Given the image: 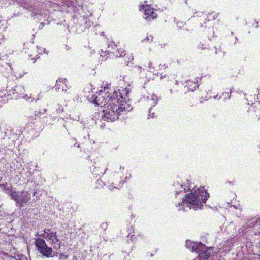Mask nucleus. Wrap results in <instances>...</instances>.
<instances>
[{
	"label": "nucleus",
	"instance_id": "obj_33",
	"mask_svg": "<svg viewBox=\"0 0 260 260\" xmlns=\"http://www.w3.org/2000/svg\"><path fill=\"white\" fill-rule=\"evenodd\" d=\"M123 110V109H122L121 107H120V109L118 110V112H120V113Z\"/></svg>",
	"mask_w": 260,
	"mask_h": 260
},
{
	"label": "nucleus",
	"instance_id": "obj_15",
	"mask_svg": "<svg viewBox=\"0 0 260 260\" xmlns=\"http://www.w3.org/2000/svg\"><path fill=\"white\" fill-rule=\"evenodd\" d=\"M256 225H257V223H255V220H254V218H253L249 220L246 222V226L247 227L252 228V227H254Z\"/></svg>",
	"mask_w": 260,
	"mask_h": 260
},
{
	"label": "nucleus",
	"instance_id": "obj_5",
	"mask_svg": "<svg viewBox=\"0 0 260 260\" xmlns=\"http://www.w3.org/2000/svg\"><path fill=\"white\" fill-rule=\"evenodd\" d=\"M248 113V116L251 118H254L258 117L260 114V108L256 106L254 107H251L247 110Z\"/></svg>",
	"mask_w": 260,
	"mask_h": 260
},
{
	"label": "nucleus",
	"instance_id": "obj_36",
	"mask_svg": "<svg viewBox=\"0 0 260 260\" xmlns=\"http://www.w3.org/2000/svg\"><path fill=\"white\" fill-rule=\"evenodd\" d=\"M41 24L42 25L44 26V23L43 22H41Z\"/></svg>",
	"mask_w": 260,
	"mask_h": 260
},
{
	"label": "nucleus",
	"instance_id": "obj_1",
	"mask_svg": "<svg viewBox=\"0 0 260 260\" xmlns=\"http://www.w3.org/2000/svg\"><path fill=\"white\" fill-rule=\"evenodd\" d=\"M204 189V187L198 188L199 195L196 190L194 191V193L186 194V199H183L182 203H179L178 205L181 206L183 204L184 206L185 205L186 206L189 207L190 209L192 208L195 210L202 209L203 206V203H205L209 197V194Z\"/></svg>",
	"mask_w": 260,
	"mask_h": 260
},
{
	"label": "nucleus",
	"instance_id": "obj_27",
	"mask_svg": "<svg viewBox=\"0 0 260 260\" xmlns=\"http://www.w3.org/2000/svg\"><path fill=\"white\" fill-rule=\"evenodd\" d=\"M161 75V79L163 78H166V76H167V77H168V76L166 74H165V75H164L163 76H162V74Z\"/></svg>",
	"mask_w": 260,
	"mask_h": 260
},
{
	"label": "nucleus",
	"instance_id": "obj_19",
	"mask_svg": "<svg viewBox=\"0 0 260 260\" xmlns=\"http://www.w3.org/2000/svg\"><path fill=\"white\" fill-rule=\"evenodd\" d=\"M101 227L103 230L105 231L108 227V223L107 222H103L101 224Z\"/></svg>",
	"mask_w": 260,
	"mask_h": 260
},
{
	"label": "nucleus",
	"instance_id": "obj_12",
	"mask_svg": "<svg viewBox=\"0 0 260 260\" xmlns=\"http://www.w3.org/2000/svg\"><path fill=\"white\" fill-rule=\"evenodd\" d=\"M106 107H108L109 109H111L112 110L115 111L116 113H117L119 114H120V112H118V110L120 109V107L117 105H114V104L111 105V103L108 104L107 103Z\"/></svg>",
	"mask_w": 260,
	"mask_h": 260
},
{
	"label": "nucleus",
	"instance_id": "obj_24",
	"mask_svg": "<svg viewBox=\"0 0 260 260\" xmlns=\"http://www.w3.org/2000/svg\"><path fill=\"white\" fill-rule=\"evenodd\" d=\"M255 223H257V225H260V218L255 220Z\"/></svg>",
	"mask_w": 260,
	"mask_h": 260
},
{
	"label": "nucleus",
	"instance_id": "obj_34",
	"mask_svg": "<svg viewBox=\"0 0 260 260\" xmlns=\"http://www.w3.org/2000/svg\"><path fill=\"white\" fill-rule=\"evenodd\" d=\"M36 14H37L36 13H32V16L33 17L35 16L36 15Z\"/></svg>",
	"mask_w": 260,
	"mask_h": 260
},
{
	"label": "nucleus",
	"instance_id": "obj_26",
	"mask_svg": "<svg viewBox=\"0 0 260 260\" xmlns=\"http://www.w3.org/2000/svg\"><path fill=\"white\" fill-rule=\"evenodd\" d=\"M60 82H61L60 80L56 81V86H57V88H58V86L59 85V83H60ZM59 88V87H58V88Z\"/></svg>",
	"mask_w": 260,
	"mask_h": 260
},
{
	"label": "nucleus",
	"instance_id": "obj_41",
	"mask_svg": "<svg viewBox=\"0 0 260 260\" xmlns=\"http://www.w3.org/2000/svg\"><path fill=\"white\" fill-rule=\"evenodd\" d=\"M255 22H256L257 24H258V22H257L256 20H255Z\"/></svg>",
	"mask_w": 260,
	"mask_h": 260
},
{
	"label": "nucleus",
	"instance_id": "obj_22",
	"mask_svg": "<svg viewBox=\"0 0 260 260\" xmlns=\"http://www.w3.org/2000/svg\"><path fill=\"white\" fill-rule=\"evenodd\" d=\"M40 237H43L44 238L47 239V235L46 233H44L43 234H41L39 235Z\"/></svg>",
	"mask_w": 260,
	"mask_h": 260
},
{
	"label": "nucleus",
	"instance_id": "obj_39",
	"mask_svg": "<svg viewBox=\"0 0 260 260\" xmlns=\"http://www.w3.org/2000/svg\"><path fill=\"white\" fill-rule=\"evenodd\" d=\"M146 39L147 40H149V38L148 37H147Z\"/></svg>",
	"mask_w": 260,
	"mask_h": 260
},
{
	"label": "nucleus",
	"instance_id": "obj_4",
	"mask_svg": "<svg viewBox=\"0 0 260 260\" xmlns=\"http://www.w3.org/2000/svg\"><path fill=\"white\" fill-rule=\"evenodd\" d=\"M103 112L104 114V116L107 119H110L111 121H114L115 119L118 118V115L119 114L116 113L115 111L112 110L109 108L106 107L103 110Z\"/></svg>",
	"mask_w": 260,
	"mask_h": 260
},
{
	"label": "nucleus",
	"instance_id": "obj_40",
	"mask_svg": "<svg viewBox=\"0 0 260 260\" xmlns=\"http://www.w3.org/2000/svg\"><path fill=\"white\" fill-rule=\"evenodd\" d=\"M153 254L152 253L151 254V256H153Z\"/></svg>",
	"mask_w": 260,
	"mask_h": 260
},
{
	"label": "nucleus",
	"instance_id": "obj_6",
	"mask_svg": "<svg viewBox=\"0 0 260 260\" xmlns=\"http://www.w3.org/2000/svg\"><path fill=\"white\" fill-rule=\"evenodd\" d=\"M191 250L192 251H196L198 254L201 253V252H204L206 250H208L206 249L205 244H202L200 242L197 244H194L191 247Z\"/></svg>",
	"mask_w": 260,
	"mask_h": 260
},
{
	"label": "nucleus",
	"instance_id": "obj_21",
	"mask_svg": "<svg viewBox=\"0 0 260 260\" xmlns=\"http://www.w3.org/2000/svg\"><path fill=\"white\" fill-rule=\"evenodd\" d=\"M16 201V204L17 206H19L20 207L22 206V204L23 203H20V200L19 199L17 200Z\"/></svg>",
	"mask_w": 260,
	"mask_h": 260
},
{
	"label": "nucleus",
	"instance_id": "obj_23",
	"mask_svg": "<svg viewBox=\"0 0 260 260\" xmlns=\"http://www.w3.org/2000/svg\"><path fill=\"white\" fill-rule=\"evenodd\" d=\"M53 239H54V242H53V243H55V242H58V241H59V239H58V238H57V236L56 234L55 235V236H54L53 237Z\"/></svg>",
	"mask_w": 260,
	"mask_h": 260
},
{
	"label": "nucleus",
	"instance_id": "obj_8",
	"mask_svg": "<svg viewBox=\"0 0 260 260\" xmlns=\"http://www.w3.org/2000/svg\"><path fill=\"white\" fill-rule=\"evenodd\" d=\"M211 255V252L209 250H206L205 252L199 254L196 260H208Z\"/></svg>",
	"mask_w": 260,
	"mask_h": 260
},
{
	"label": "nucleus",
	"instance_id": "obj_17",
	"mask_svg": "<svg viewBox=\"0 0 260 260\" xmlns=\"http://www.w3.org/2000/svg\"><path fill=\"white\" fill-rule=\"evenodd\" d=\"M12 199H14L15 201L19 199L20 198V196L18 195L17 192L12 191V192L9 194Z\"/></svg>",
	"mask_w": 260,
	"mask_h": 260
},
{
	"label": "nucleus",
	"instance_id": "obj_38",
	"mask_svg": "<svg viewBox=\"0 0 260 260\" xmlns=\"http://www.w3.org/2000/svg\"><path fill=\"white\" fill-rule=\"evenodd\" d=\"M36 191H34V192H33V196H35V194H36Z\"/></svg>",
	"mask_w": 260,
	"mask_h": 260
},
{
	"label": "nucleus",
	"instance_id": "obj_3",
	"mask_svg": "<svg viewBox=\"0 0 260 260\" xmlns=\"http://www.w3.org/2000/svg\"><path fill=\"white\" fill-rule=\"evenodd\" d=\"M140 10L141 9H144V15L147 16L145 19L147 20H151L157 18V15L154 11V9L151 8L148 5L143 4L140 6Z\"/></svg>",
	"mask_w": 260,
	"mask_h": 260
},
{
	"label": "nucleus",
	"instance_id": "obj_18",
	"mask_svg": "<svg viewBox=\"0 0 260 260\" xmlns=\"http://www.w3.org/2000/svg\"><path fill=\"white\" fill-rule=\"evenodd\" d=\"M59 259H60V260H61L62 258L67 259L69 257V255L68 254L66 255V254L63 253H60L59 254Z\"/></svg>",
	"mask_w": 260,
	"mask_h": 260
},
{
	"label": "nucleus",
	"instance_id": "obj_44",
	"mask_svg": "<svg viewBox=\"0 0 260 260\" xmlns=\"http://www.w3.org/2000/svg\"><path fill=\"white\" fill-rule=\"evenodd\" d=\"M2 178L0 177V181L2 180Z\"/></svg>",
	"mask_w": 260,
	"mask_h": 260
},
{
	"label": "nucleus",
	"instance_id": "obj_43",
	"mask_svg": "<svg viewBox=\"0 0 260 260\" xmlns=\"http://www.w3.org/2000/svg\"><path fill=\"white\" fill-rule=\"evenodd\" d=\"M255 22H256L257 24H258V22H257L256 20H255Z\"/></svg>",
	"mask_w": 260,
	"mask_h": 260
},
{
	"label": "nucleus",
	"instance_id": "obj_2",
	"mask_svg": "<svg viewBox=\"0 0 260 260\" xmlns=\"http://www.w3.org/2000/svg\"><path fill=\"white\" fill-rule=\"evenodd\" d=\"M35 245L38 251L42 255L46 257H53L55 256V253H53L52 248L48 247L45 241L41 238L35 239Z\"/></svg>",
	"mask_w": 260,
	"mask_h": 260
},
{
	"label": "nucleus",
	"instance_id": "obj_28",
	"mask_svg": "<svg viewBox=\"0 0 260 260\" xmlns=\"http://www.w3.org/2000/svg\"><path fill=\"white\" fill-rule=\"evenodd\" d=\"M125 62L126 63H128V62H129V58H128V59H127V60L125 59Z\"/></svg>",
	"mask_w": 260,
	"mask_h": 260
},
{
	"label": "nucleus",
	"instance_id": "obj_7",
	"mask_svg": "<svg viewBox=\"0 0 260 260\" xmlns=\"http://www.w3.org/2000/svg\"><path fill=\"white\" fill-rule=\"evenodd\" d=\"M106 101V99H105V97L101 94H99L98 96H96L94 99L93 100V103L96 106L101 105V106H102V105H104V108L105 106L107 105Z\"/></svg>",
	"mask_w": 260,
	"mask_h": 260
},
{
	"label": "nucleus",
	"instance_id": "obj_42",
	"mask_svg": "<svg viewBox=\"0 0 260 260\" xmlns=\"http://www.w3.org/2000/svg\"><path fill=\"white\" fill-rule=\"evenodd\" d=\"M255 22H256L257 24H258V22H257L256 20H255Z\"/></svg>",
	"mask_w": 260,
	"mask_h": 260
},
{
	"label": "nucleus",
	"instance_id": "obj_10",
	"mask_svg": "<svg viewBox=\"0 0 260 260\" xmlns=\"http://www.w3.org/2000/svg\"><path fill=\"white\" fill-rule=\"evenodd\" d=\"M43 232L45 233H46L47 235V238L49 239L50 241H52V242H54V239H53V237L55 236V235L57 234L56 232H53L50 229H47L45 228L43 230Z\"/></svg>",
	"mask_w": 260,
	"mask_h": 260
},
{
	"label": "nucleus",
	"instance_id": "obj_14",
	"mask_svg": "<svg viewBox=\"0 0 260 260\" xmlns=\"http://www.w3.org/2000/svg\"><path fill=\"white\" fill-rule=\"evenodd\" d=\"M0 187H3L8 194H9L13 191L11 185L8 187L5 184H0Z\"/></svg>",
	"mask_w": 260,
	"mask_h": 260
},
{
	"label": "nucleus",
	"instance_id": "obj_37",
	"mask_svg": "<svg viewBox=\"0 0 260 260\" xmlns=\"http://www.w3.org/2000/svg\"><path fill=\"white\" fill-rule=\"evenodd\" d=\"M106 169H105V171H104V172H101V173H102V174H104V173H105V172H106Z\"/></svg>",
	"mask_w": 260,
	"mask_h": 260
},
{
	"label": "nucleus",
	"instance_id": "obj_11",
	"mask_svg": "<svg viewBox=\"0 0 260 260\" xmlns=\"http://www.w3.org/2000/svg\"><path fill=\"white\" fill-rule=\"evenodd\" d=\"M41 115V112L35 113L34 116H30L28 119V121L30 123L34 124L35 121H37L40 118Z\"/></svg>",
	"mask_w": 260,
	"mask_h": 260
},
{
	"label": "nucleus",
	"instance_id": "obj_9",
	"mask_svg": "<svg viewBox=\"0 0 260 260\" xmlns=\"http://www.w3.org/2000/svg\"><path fill=\"white\" fill-rule=\"evenodd\" d=\"M29 195L30 193H28L27 191H23L21 192L19 198V199L20 200V203H27L30 199Z\"/></svg>",
	"mask_w": 260,
	"mask_h": 260
},
{
	"label": "nucleus",
	"instance_id": "obj_45",
	"mask_svg": "<svg viewBox=\"0 0 260 260\" xmlns=\"http://www.w3.org/2000/svg\"><path fill=\"white\" fill-rule=\"evenodd\" d=\"M44 112H46V109H44Z\"/></svg>",
	"mask_w": 260,
	"mask_h": 260
},
{
	"label": "nucleus",
	"instance_id": "obj_29",
	"mask_svg": "<svg viewBox=\"0 0 260 260\" xmlns=\"http://www.w3.org/2000/svg\"><path fill=\"white\" fill-rule=\"evenodd\" d=\"M133 236H134V235H133L132 236H131L130 235H128L127 238H128L129 237H131L132 241H133Z\"/></svg>",
	"mask_w": 260,
	"mask_h": 260
},
{
	"label": "nucleus",
	"instance_id": "obj_25",
	"mask_svg": "<svg viewBox=\"0 0 260 260\" xmlns=\"http://www.w3.org/2000/svg\"><path fill=\"white\" fill-rule=\"evenodd\" d=\"M199 48H201L202 49H207L208 48L207 47H206L205 46L204 47L203 44H201L200 45H199Z\"/></svg>",
	"mask_w": 260,
	"mask_h": 260
},
{
	"label": "nucleus",
	"instance_id": "obj_31",
	"mask_svg": "<svg viewBox=\"0 0 260 260\" xmlns=\"http://www.w3.org/2000/svg\"><path fill=\"white\" fill-rule=\"evenodd\" d=\"M107 98H109V99H108V102H109V101H111V98H109V96H107V97L106 98V99H107Z\"/></svg>",
	"mask_w": 260,
	"mask_h": 260
},
{
	"label": "nucleus",
	"instance_id": "obj_20",
	"mask_svg": "<svg viewBox=\"0 0 260 260\" xmlns=\"http://www.w3.org/2000/svg\"><path fill=\"white\" fill-rule=\"evenodd\" d=\"M186 246L188 248H191V247L192 246L191 242L187 241L186 242Z\"/></svg>",
	"mask_w": 260,
	"mask_h": 260
},
{
	"label": "nucleus",
	"instance_id": "obj_30",
	"mask_svg": "<svg viewBox=\"0 0 260 260\" xmlns=\"http://www.w3.org/2000/svg\"><path fill=\"white\" fill-rule=\"evenodd\" d=\"M102 182L101 180H98L96 182V183L100 184V183Z\"/></svg>",
	"mask_w": 260,
	"mask_h": 260
},
{
	"label": "nucleus",
	"instance_id": "obj_16",
	"mask_svg": "<svg viewBox=\"0 0 260 260\" xmlns=\"http://www.w3.org/2000/svg\"><path fill=\"white\" fill-rule=\"evenodd\" d=\"M112 53L117 57H124L126 56V53L124 51L121 52L120 53L119 50H118V49L116 50L115 52L113 51Z\"/></svg>",
	"mask_w": 260,
	"mask_h": 260
},
{
	"label": "nucleus",
	"instance_id": "obj_35",
	"mask_svg": "<svg viewBox=\"0 0 260 260\" xmlns=\"http://www.w3.org/2000/svg\"><path fill=\"white\" fill-rule=\"evenodd\" d=\"M73 260H77V258L76 256H74Z\"/></svg>",
	"mask_w": 260,
	"mask_h": 260
},
{
	"label": "nucleus",
	"instance_id": "obj_13",
	"mask_svg": "<svg viewBox=\"0 0 260 260\" xmlns=\"http://www.w3.org/2000/svg\"><path fill=\"white\" fill-rule=\"evenodd\" d=\"M157 97L154 94H150L149 96H147L148 101H150V104L152 106H154L156 104Z\"/></svg>",
	"mask_w": 260,
	"mask_h": 260
},
{
	"label": "nucleus",
	"instance_id": "obj_32",
	"mask_svg": "<svg viewBox=\"0 0 260 260\" xmlns=\"http://www.w3.org/2000/svg\"><path fill=\"white\" fill-rule=\"evenodd\" d=\"M19 260H27V259L26 257H24V258L23 257L22 258H20Z\"/></svg>",
	"mask_w": 260,
	"mask_h": 260
}]
</instances>
